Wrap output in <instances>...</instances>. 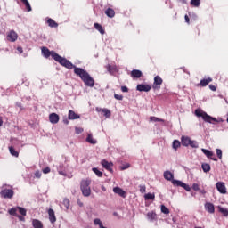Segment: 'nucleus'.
Wrapping results in <instances>:
<instances>
[{
  "label": "nucleus",
  "mask_w": 228,
  "mask_h": 228,
  "mask_svg": "<svg viewBox=\"0 0 228 228\" xmlns=\"http://www.w3.org/2000/svg\"><path fill=\"white\" fill-rule=\"evenodd\" d=\"M53 59L58 62L62 67L68 69H74V74L78 77L82 82L87 87H94L95 85V80L91 77V75L83 68H77L70 61L67 60L66 58L61 56L57 53H53Z\"/></svg>",
  "instance_id": "1"
},
{
  "label": "nucleus",
  "mask_w": 228,
  "mask_h": 228,
  "mask_svg": "<svg viewBox=\"0 0 228 228\" xmlns=\"http://www.w3.org/2000/svg\"><path fill=\"white\" fill-rule=\"evenodd\" d=\"M91 181L84 179L80 183V190L84 197H90L92 194Z\"/></svg>",
  "instance_id": "2"
},
{
  "label": "nucleus",
  "mask_w": 228,
  "mask_h": 228,
  "mask_svg": "<svg viewBox=\"0 0 228 228\" xmlns=\"http://www.w3.org/2000/svg\"><path fill=\"white\" fill-rule=\"evenodd\" d=\"M195 115L199 118H202V119L209 124H213V122H218V119H216V118H213L211 116H209L208 113H206V111H202L199 109H197L195 110Z\"/></svg>",
  "instance_id": "3"
},
{
  "label": "nucleus",
  "mask_w": 228,
  "mask_h": 228,
  "mask_svg": "<svg viewBox=\"0 0 228 228\" xmlns=\"http://www.w3.org/2000/svg\"><path fill=\"white\" fill-rule=\"evenodd\" d=\"M172 184L175 187H182V188H183L188 192H190L191 191V187H190L187 183H183L181 180L173 179L172 180Z\"/></svg>",
  "instance_id": "4"
},
{
  "label": "nucleus",
  "mask_w": 228,
  "mask_h": 228,
  "mask_svg": "<svg viewBox=\"0 0 228 228\" xmlns=\"http://www.w3.org/2000/svg\"><path fill=\"white\" fill-rule=\"evenodd\" d=\"M101 165L102 166V167L104 169H106L107 171H109L110 173L113 174L114 170H113V167H114V163L113 162H110L107 159H102L101 161Z\"/></svg>",
  "instance_id": "5"
},
{
  "label": "nucleus",
  "mask_w": 228,
  "mask_h": 228,
  "mask_svg": "<svg viewBox=\"0 0 228 228\" xmlns=\"http://www.w3.org/2000/svg\"><path fill=\"white\" fill-rule=\"evenodd\" d=\"M0 195L4 199H12L14 196V191L12 189H3Z\"/></svg>",
  "instance_id": "6"
},
{
  "label": "nucleus",
  "mask_w": 228,
  "mask_h": 228,
  "mask_svg": "<svg viewBox=\"0 0 228 228\" xmlns=\"http://www.w3.org/2000/svg\"><path fill=\"white\" fill-rule=\"evenodd\" d=\"M162 85H163V78L160 76H156L154 77V83H153L152 88L154 90H159L161 89Z\"/></svg>",
  "instance_id": "7"
},
{
  "label": "nucleus",
  "mask_w": 228,
  "mask_h": 228,
  "mask_svg": "<svg viewBox=\"0 0 228 228\" xmlns=\"http://www.w3.org/2000/svg\"><path fill=\"white\" fill-rule=\"evenodd\" d=\"M42 54L45 58L48 59L50 57L53 58V53H56L55 51H50L47 47L43 46L41 48Z\"/></svg>",
  "instance_id": "8"
},
{
  "label": "nucleus",
  "mask_w": 228,
  "mask_h": 228,
  "mask_svg": "<svg viewBox=\"0 0 228 228\" xmlns=\"http://www.w3.org/2000/svg\"><path fill=\"white\" fill-rule=\"evenodd\" d=\"M152 89V86L148 84H139L136 86V90L139 92L148 93Z\"/></svg>",
  "instance_id": "9"
},
{
  "label": "nucleus",
  "mask_w": 228,
  "mask_h": 228,
  "mask_svg": "<svg viewBox=\"0 0 228 228\" xmlns=\"http://www.w3.org/2000/svg\"><path fill=\"white\" fill-rule=\"evenodd\" d=\"M216 187L219 193L221 194H227V188L225 187L224 182H217Z\"/></svg>",
  "instance_id": "10"
},
{
  "label": "nucleus",
  "mask_w": 228,
  "mask_h": 228,
  "mask_svg": "<svg viewBox=\"0 0 228 228\" xmlns=\"http://www.w3.org/2000/svg\"><path fill=\"white\" fill-rule=\"evenodd\" d=\"M7 40L11 43H14L18 40V33L14 30H11L7 34Z\"/></svg>",
  "instance_id": "11"
},
{
  "label": "nucleus",
  "mask_w": 228,
  "mask_h": 228,
  "mask_svg": "<svg viewBox=\"0 0 228 228\" xmlns=\"http://www.w3.org/2000/svg\"><path fill=\"white\" fill-rule=\"evenodd\" d=\"M49 121L51 124L56 125L60 121V116L55 112H53L49 115Z\"/></svg>",
  "instance_id": "12"
},
{
  "label": "nucleus",
  "mask_w": 228,
  "mask_h": 228,
  "mask_svg": "<svg viewBox=\"0 0 228 228\" xmlns=\"http://www.w3.org/2000/svg\"><path fill=\"white\" fill-rule=\"evenodd\" d=\"M48 216H49V221L51 224H55L57 222V217L55 216V211L53 208H49L48 211Z\"/></svg>",
  "instance_id": "13"
},
{
  "label": "nucleus",
  "mask_w": 228,
  "mask_h": 228,
  "mask_svg": "<svg viewBox=\"0 0 228 228\" xmlns=\"http://www.w3.org/2000/svg\"><path fill=\"white\" fill-rule=\"evenodd\" d=\"M201 151L206 155V157L208 159H210L211 160L216 161V162L218 161V159L216 158H213V156L215 155L213 153V151H211L208 149H204V148L201 149Z\"/></svg>",
  "instance_id": "14"
},
{
  "label": "nucleus",
  "mask_w": 228,
  "mask_h": 228,
  "mask_svg": "<svg viewBox=\"0 0 228 228\" xmlns=\"http://www.w3.org/2000/svg\"><path fill=\"white\" fill-rule=\"evenodd\" d=\"M211 82H213V78L208 77L207 78H203L200 81V83L198 84V86L200 87H206L208 86V84H210Z\"/></svg>",
  "instance_id": "15"
},
{
  "label": "nucleus",
  "mask_w": 228,
  "mask_h": 228,
  "mask_svg": "<svg viewBox=\"0 0 228 228\" xmlns=\"http://www.w3.org/2000/svg\"><path fill=\"white\" fill-rule=\"evenodd\" d=\"M113 192L115 194H118V196L122 197V198H126V192L120 187H114L113 188Z\"/></svg>",
  "instance_id": "16"
},
{
  "label": "nucleus",
  "mask_w": 228,
  "mask_h": 228,
  "mask_svg": "<svg viewBox=\"0 0 228 228\" xmlns=\"http://www.w3.org/2000/svg\"><path fill=\"white\" fill-rule=\"evenodd\" d=\"M46 24L51 28H57L59 27V24L52 18H47Z\"/></svg>",
  "instance_id": "17"
},
{
  "label": "nucleus",
  "mask_w": 228,
  "mask_h": 228,
  "mask_svg": "<svg viewBox=\"0 0 228 228\" xmlns=\"http://www.w3.org/2000/svg\"><path fill=\"white\" fill-rule=\"evenodd\" d=\"M191 139L189 136H184L183 135L181 137V143L183 147H189L190 146V142Z\"/></svg>",
  "instance_id": "18"
},
{
  "label": "nucleus",
  "mask_w": 228,
  "mask_h": 228,
  "mask_svg": "<svg viewBox=\"0 0 228 228\" xmlns=\"http://www.w3.org/2000/svg\"><path fill=\"white\" fill-rule=\"evenodd\" d=\"M142 77V72L139 69H133L131 71V77L133 78H141Z\"/></svg>",
  "instance_id": "19"
},
{
  "label": "nucleus",
  "mask_w": 228,
  "mask_h": 228,
  "mask_svg": "<svg viewBox=\"0 0 228 228\" xmlns=\"http://www.w3.org/2000/svg\"><path fill=\"white\" fill-rule=\"evenodd\" d=\"M205 208L206 210L210 213V214H213L215 213V204L211 203V202H207L205 204Z\"/></svg>",
  "instance_id": "20"
},
{
  "label": "nucleus",
  "mask_w": 228,
  "mask_h": 228,
  "mask_svg": "<svg viewBox=\"0 0 228 228\" xmlns=\"http://www.w3.org/2000/svg\"><path fill=\"white\" fill-rule=\"evenodd\" d=\"M80 116L78 114H77L74 110H69V120H76V119H79Z\"/></svg>",
  "instance_id": "21"
},
{
  "label": "nucleus",
  "mask_w": 228,
  "mask_h": 228,
  "mask_svg": "<svg viewBox=\"0 0 228 228\" xmlns=\"http://www.w3.org/2000/svg\"><path fill=\"white\" fill-rule=\"evenodd\" d=\"M98 112H102L103 113V116L106 118H110L111 117V111L107 109V108H103V109H100V110H97Z\"/></svg>",
  "instance_id": "22"
},
{
  "label": "nucleus",
  "mask_w": 228,
  "mask_h": 228,
  "mask_svg": "<svg viewBox=\"0 0 228 228\" xmlns=\"http://www.w3.org/2000/svg\"><path fill=\"white\" fill-rule=\"evenodd\" d=\"M105 15H106L108 18L113 19V18L116 16V12H115V10L112 9V8H108V9L105 11Z\"/></svg>",
  "instance_id": "23"
},
{
  "label": "nucleus",
  "mask_w": 228,
  "mask_h": 228,
  "mask_svg": "<svg viewBox=\"0 0 228 228\" xmlns=\"http://www.w3.org/2000/svg\"><path fill=\"white\" fill-rule=\"evenodd\" d=\"M94 28L97 30L101 35H105V29L100 23H94Z\"/></svg>",
  "instance_id": "24"
},
{
  "label": "nucleus",
  "mask_w": 228,
  "mask_h": 228,
  "mask_svg": "<svg viewBox=\"0 0 228 228\" xmlns=\"http://www.w3.org/2000/svg\"><path fill=\"white\" fill-rule=\"evenodd\" d=\"M32 226L34 228H44V224H43L42 221H40L39 219H33Z\"/></svg>",
  "instance_id": "25"
},
{
  "label": "nucleus",
  "mask_w": 228,
  "mask_h": 228,
  "mask_svg": "<svg viewBox=\"0 0 228 228\" xmlns=\"http://www.w3.org/2000/svg\"><path fill=\"white\" fill-rule=\"evenodd\" d=\"M20 2L25 6L28 12H32V7L28 0H20Z\"/></svg>",
  "instance_id": "26"
},
{
  "label": "nucleus",
  "mask_w": 228,
  "mask_h": 228,
  "mask_svg": "<svg viewBox=\"0 0 228 228\" xmlns=\"http://www.w3.org/2000/svg\"><path fill=\"white\" fill-rule=\"evenodd\" d=\"M164 178L167 181H173L174 180V174L168 170L164 172Z\"/></svg>",
  "instance_id": "27"
},
{
  "label": "nucleus",
  "mask_w": 228,
  "mask_h": 228,
  "mask_svg": "<svg viewBox=\"0 0 228 228\" xmlns=\"http://www.w3.org/2000/svg\"><path fill=\"white\" fill-rule=\"evenodd\" d=\"M147 217L149 220L154 221L158 219V215L154 211H150L147 213Z\"/></svg>",
  "instance_id": "28"
},
{
  "label": "nucleus",
  "mask_w": 228,
  "mask_h": 228,
  "mask_svg": "<svg viewBox=\"0 0 228 228\" xmlns=\"http://www.w3.org/2000/svg\"><path fill=\"white\" fill-rule=\"evenodd\" d=\"M86 142L90 144H97V140L94 138L92 134H88L86 137Z\"/></svg>",
  "instance_id": "29"
},
{
  "label": "nucleus",
  "mask_w": 228,
  "mask_h": 228,
  "mask_svg": "<svg viewBox=\"0 0 228 228\" xmlns=\"http://www.w3.org/2000/svg\"><path fill=\"white\" fill-rule=\"evenodd\" d=\"M219 213L223 215V216L227 217L228 216V208H225L222 206H217Z\"/></svg>",
  "instance_id": "30"
},
{
  "label": "nucleus",
  "mask_w": 228,
  "mask_h": 228,
  "mask_svg": "<svg viewBox=\"0 0 228 228\" xmlns=\"http://www.w3.org/2000/svg\"><path fill=\"white\" fill-rule=\"evenodd\" d=\"M10 154L15 158H19L20 153L15 150L13 146H9Z\"/></svg>",
  "instance_id": "31"
},
{
  "label": "nucleus",
  "mask_w": 228,
  "mask_h": 228,
  "mask_svg": "<svg viewBox=\"0 0 228 228\" xmlns=\"http://www.w3.org/2000/svg\"><path fill=\"white\" fill-rule=\"evenodd\" d=\"M201 167L204 173H208L209 171H211V165H209L208 163H202Z\"/></svg>",
  "instance_id": "32"
},
{
  "label": "nucleus",
  "mask_w": 228,
  "mask_h": 228,
  "mask_svg": "<svg viewBox=\"0 0 228 228\" xmlns=\"http://www.w3.org/2000/svg\"><path fill=\"white\" fill-rule=\"evenodd\" d=\"M94 224L98 225L99 228H108V227L104 226L102 221L100 218H95L94 220Z\"/></svg>",
  "instance_id": "33"
},
{
  "label": "nucleus",
  "mask_w": 228,
  "mask_h": 228,
  "mask_svg": "<svg viewBox=\"0 0 228 228\" xmlns=\"http://www.w3.org/2000/svg\"><path fill=\"white\" fill-rule=\"evenodd\" d=\"M156 198L155 194L154 193H151V192H148L144 195V199L145 200H154Z\"/></svg>",
  "instance_id": "34"
},
{
  "label": "nucleus",
  "mask_w": 228,
  "mask_h": 228,
  "mask_svg": "<svg viewBox=\"0 0 228 228\" xmlns=\"http://www.w3.org/2000/svg\"><path fill=\"white\" fill-rule=\"evenodd\" d=\"M190 4L192 7L199 8L200 6V0H191Z\"/></svg>",
  "instance_id": "35"
},
{
  "label": "nucleus",
  "mask_w": 228,
  "mask_h": 228,
  "mask_svg": "<svg viewBox=\"0 0 228 228\" xmlns=\"http://www.w3.org/2000/svg\"><path fill=\"white\" fill-rule=\"evenodd\" d=\"M182 142L179 140H174L173 141V149L175 151H177L181 147Z\"/></svg>",
  "instance_id": "36"
},
{
  "label": "nucleus",
  "mask_w": 228,
  "mask_h": 228,
  "mask_svg": "<svg viewBox=\"0 0 228 228\" xmlns=\"http://www.w3.org/2000/svg\"><path fill=\"white\" fill-rule=\"evenodd\" d=\"M92 171L98 176V177H102L103 176V173L99 170L97 167H93Z\"/></svg>",
  "instance_id": "37"
},
{
  "label": "nucleus",
  "mask_w": 228,
  "mask_h": 228,
  "mask_svg": "<svg viewBox=\"0 0 228 228\" xmlns=\"http://www.w3.org/2000/svg\"><path fill=\"white\" fill-rule=\"evenodd\" d=\"M150 120H151V122H162V123L165 122V119L159 118L155 117V116L150 117Z\"/></svg>",
  "instance_id": "38"
},
{
  "label": "nucleus",
  "mask_w": 228,
  "mask_h": 228,
  "mask_svg": "<svg viewBox=\"0 0 228 228\" xmlns=\"http://www.w3.org/2000/svg\"><path fill=\"white\" fill-rule=\"evenodd\" d=\"M189 146L193 149L199 148V143L195 140H191Z\"/></svg>",
  "instance_id": "39"
},
{
  "label": "nucleus",
  "mask_w": 228,
  "mask_h": 228,
  "mask_svg": "<svg viewBox=\"0 0 228 228\" xmlns=\"http://www.w3.org/2000/svg\"><path fill=\"white\" fill-rule=\"evenodd\" d=\"M106 69H107L108 72L111 73V72L117 70V66H111L110 64H108L106 66Z\"/></svg>",
  "instance_id": "40"
},
{
  "label": "nucleus",
  "mask_w": 228,
  "mask_h": 228,
  "mask_svg": "<svg viewBox=\"0 0 228 228\" xmlns=\"http://www.w3.org/2000/svg\"><path fill=\"white\" fill-rule=\"evenodd\" d=\"M161 212L165 215H168V214H170V209H168V208H167V206L161 205Z\"/></svg>",
  "instance_id": "41"
},
{
  "label": "nucleus",
  "mask_w": 228,
  "mask_h": 228,
  "mask_svg": "<svg viewBox=\"0 0 228 228\" xmlns=\"http://www.w3.org/2000/svg\"><path fill=\"white\" fill-rule=\"evenodd\" d=\"M18 210L19 213L22 216H27V209L22 208V207H18Z\"/></svg>",
  "instance_id": "42"
},
{
  "label": "nucleus",
  "mask_w": 228,
  "mask_h": 228,
  "mask_svg": "<svg viewBox=\"0 0 228 228\" xmlns=\"http://www.w3.org/2000/svg\"><path fill=\"white\" fill-rule=\"evenodd\" d=\"M8 213L11 216H17V208H12L11 209L8 210Z\"/></svg>",
  "instance_id": "43"
},
{
  "label": "nucleus",
  "mask_w": 228,
  "mask_h": 228,
  "mask_svg": "<svg viewBox=\"0 0 228 228\" xmlns=\"http://www.w3.org/2000/svg\"><path fill=\"white\" fill-rule=\"evenodd\" d=\"M63 204H64L65 208H66L67 209H69V206H70V201H69V199H64V200H63Z\"/></svg>",
  "instance_id": "44"
},
{
  "label": "nucleus",
  "mask_w": 228,
  "mask_h": 228,
  "mask_svg": "<svg viewBox=\"0 0 228 228\" xmlns=\"http://www.w3.org/2000/svg\"><path fill=\"white\" fill-rule=\"evenodd\" d=\"M139 188H140V192L141 193H146V191H147V187H146V185H140L139 186Z\"/></svg>",
  "instance_id": "45"
},
{
  "label": "nucleus",
  "mask_w": 228,
  "mask_h": 228,
  "mask_svg": "<svg viewBox=\"0 0 228 228\" xmlns=\"http://www.w3.org/2000/svg\"><path fill=\"white\" fill-rule=\"evenodd\" d=\"M216 156L218 157L219 159H222V150L217 148L216 149Z\"/></svg>",
  "instance_id": "46"
},
{
  "label": "nucleus",
  "mask_w": 228,
  "mask_h": 228,
  "mask_svg": "<svg viewBox=\"0 0 228 228\" xmlns=\"http://www.w3.org/2000/svg\"><path fill=\"white\" fill-rule=\"evenodd\" d=\"M192 190L195 191H199L200 190L199 183H194L192 184Z\"/></svg>",
  "instance_id": "47"
},
{
  "label": "nucleus",
  "mask_w": 228,
  "mask_h": 228,
  "mask_svg": "<svg viewBox=\"0 0 228 228\" xmlns=\"http://www.w3.org/2000/svg\"><path fill=\"white\" fill-rule=\"evenodd\" d=\"M114 98L118 101H123L124 99V96L122 94H114Z\"/></svg>",
  "instance_id": "48"
},
{
  "label": "nucleus",
  "mask_w": 228,
  "mask_h": 228,
  "mask_svg": "<svg viewBox=\"0 0 228 228\" xmlns=\"http://www.w3.org/2000/svg\"><path fill=\"white\" fill-rule=\"evenodd\" d=\"M42 172H43V174H45V175H47V174L51 173V168H50V167H46L43 168V169H42Z\"/></svg>",
  "instance_id": "49"
},
{
  "label": "nucleus",
  "mask_w": 228,
  "mask_h": 228,
  "mask_svg": "<svg viewBox=\"0 0 228 228\" xmlns=\"http://www.w3.org/2000/svg\"><path fill=\"white\" fill-rule=\"evenodd\" d=\"M35 177L37 179H40L42 177V173L40 170H36L35 171Z\"/></svg>",
  "instance_id": "50"
},
{
  "label": "nucleus",
  "mask_w": 228,
  "mask_h": 228,
  "mask_svg": "<svg viewBox=\"0 0 228 228\" xmlns=\"http://www.w3.org/2000/svg\"><path fill=\"white\" fill-rule=\"evenodd\" d=\"M208 87L212 92H216V86L215 85H209Z\"/></svg>",
  "instance_id": "51"
},
{
  "label": "nucleus",
  "mask_w": 228,
  "mask_h": 228,
  "mask_svg": "<svg viewBox=\"0 0 228 228\" xmlns=\"http://www.w3.org/2000/svg\"><path fill=\"white\" fill-rule=\"evenodd\" d=\"M121 91L123 93H128L129 92V88L127 86H121Z\"/></svg>",
  "instance_id": "52"
},
{
  "label": "nucleus",
  "mask_w": 228,
  "mask_h": 228,
  "mask_svg": "<svg viewBox=\"0 0 228 228\" xmlns=\"http://www.w3.org/2000/svg\"><path fill=\"white\" fill-rule=\"evenodd\" d=\"M82 132H83V129H80V128H78V127H76V133H77V134H80Z\"/></svg>",
  "instance_id": "53"
},
{
  "label": "nucleus",
  "mask_w": 228,
  "mask_h": 228,
  "mask_svg": "<svg viewBox=\"0 0 228 228\" xmlns=\"http://www.w3.org/2000/svg\"><path fill=\"white\" fill-rule=\"evenodd\" d=\"M184 19H185V22L187 24H190V17L188 15H185Z\"/></svg>",
  "instance_id": "54"
},
{
  "label": "nucleus",
  "mask_w": 228,
  "mask_h": 228,
  "mask_svg": "<svg viewBox=\"0 0 228 228\" xmlns=\"http://www.w3.org/2000/svg\"><path fill=\"white\" fill-rule=\"evenodd\" d=\"M17 51H18L20 53H23V48H22L21 46L17 47Z\"/></svg>",
  "instance_id": "55"
},
{
  "label": "nucleus",
  "mask_w": 228,
  "mask_h": 228,
  "mask_svg": "<svg viewBox=\"0 0 228 228\" xmlns=\"http://www.w3.org/2000/svg\"><path fill=\"white\" fill-rule=\"evenodd\" d=\"M17 217L19 218L20 221H25V217L22 216L18 215Z\"/></svg>",
  "instance_id": "56"
},
{
  "label": "nucleus",
  "mask_w": 228,
  "mask_h": 228,
  "mask_svg": "<svg viewBox=\"0 0 228 228\" xmlns=\"http://www.w3.org/2000/svg\"><path fill=\"white\" fill-rule=\"evenodd\" d=\"M77 205L79 206V207H84V203L83 202H81V200H77Z\"/></svg>",
  "instance_id": "57"
},
{
  "label": "nucleus",
  "mask_w": 228,
  "mask_h": 228,
  "mask_svg": "<svg viewBox=\"0 0 228 228\" xmlns=\"http://www.w3.org/2000/svg\"><path fill=\"white\" fill-rule=\"evenodd\" d=\"M3 125H4L3 117L0 116V127L3 126Z\"/></svg>",
  "instance_id": "58"
},
{
  "label": "nucleus",
  "mask_w": 228,
  "mask_h": 228,
  "mask_svg": "<svg viewBox=\"0 0 228 228\" xmlns=\"http://www.w3.org/2000/svg\"><path fill=\"white\" fill-rule=\"evenodd\" d=\"M200 194L206 195V190H204V189L200 190Z\"/></svg>",
  "instance_id": "59"
},
{
  "label": "nucleus",
  "mask_w": 228,
  "mask_h": 228,
  "mask_svg": "<svg viewBox=\"0 0 228 228\" xmlns=\"http://www.w3.org/2000/svg\"><path fill=\"white\" fill-rule=\"evenodd\" d=\"M127 168H129V165H127V166L125 167H122L121 170H126V169H127Z\"/></svg>",
  "instance_id": "60"
},
{
  "label": "nucleus",
  "mask_w": 228,
  "mask_h": 228,
  "mask_svg": "<svg viewBox=\"0 0 228 228\" xmlns=\"http://www.w3.org/2000/svg\"><path fill=\"white\" fill-rule=\"evenodd\" d=\"M59 175H65V173L63 171H59Z\"/></svg>",
  "instance_id": "61"
},
{
  "label": "nucleus",
  "mask_w": 228,
  "mask_h": 228,
  "mask_svg": "<svg viewBox=\"0 0 228 228\" xmlns=\"http://www.w3.org/2000/svg\"><path fill=\"white\" fill-rule=\"evenodd\" d=\"M194 228H202L201 226H195Z\"/></svg>",
  "instance_id": "62"
},
{
  "label": "nucleus",
  "mask_w": 228,
  "mask_h": 228,
  "mask_svg": "<svg viewBox=\"0 0 228 228\" xmlns=\"http://www.w3.org/2000/svg\"><path fill=\"white\" fill-rule=\"evenodd\" d=\"M102 191H106V190H105V187H102Z\"/></svg>",
  "instance_id": "63"
}]
</instances>
